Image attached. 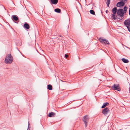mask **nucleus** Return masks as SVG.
<instances>
[{
	"label": "nucleus",
	"mask_w": 130,
	"mask_h": 130,
	"mask_svg": "<svg viewBox=\"0 0 130 130\" xmlns=\"http://www.w3.org/2000/svg\"><path fill=\"white\" fill-rule=\"evenodd\" d=\"M13 61V58L11 54H8L6 56L5 60V63L7 64L11 63Z\"/></svg>",
	"instance_id": "1"
},
{
	"label": "nucleus",
	"mask_w": 130,
	"mask_h": 130,
	"mask_svg": "<svg viewBox=\"0 0 130 130\" xmlns=\"http://www.w3.org/2000/svg\"><path fill=\"white\" fill-rule=\"evenodd\" d=\"M89 119V117L88 116L86 115L85 116L83 119V120L84 122V123L85 125V127H86L87 125V124L88 122Z\"/></svg>",
	"instance_id": "2"
},
{
	"label": "nucleus",
	"mask_w": 130,
	"mask_h": 130,
	"mask_svg": "<svg viewBox=\"0 0 130 130\" xmlns=\"http://www.w3.org/2000/svg\"><path fill=\"white\" fill-rule=\"evenodd\" d=\"M99 41L102 44H109V42L108 40L105 39H104L102 38H99Z\"/></svg>",
	"instance_id": "3"
},
{
	"label": "nucleus",
	"mask_w": 130,
	"mask_h": 130,
	"mask_svg": "<svg viewBox=\"0 0 130 130\" xmlns=\"http://www.w3.org/2000/svg\"><path fill=\"white\" fill-rule=\"evenodd\" d=\"M110 110L109 109L108 107H106L102 111V113L104 115L106 116L110 112Z\"/></svg>",
	"instance_id": "4"
},
{
	"label": "nucleus",
	"mask_w": 130,
	"mask_h": 130,
	"mask_svg": "<svg viewBox=\"0 0 130 130\" xmlns=\"http://www.w3.org/2000/svg\"><path fill=\"white\" fill-rule=\"evenodd\" d=\"M112 89L115 90H117L119 91L120 90V88L118 84H114L112 87Z\"/></svg>",
	"instance_id": "5"
},
{
	"label": "nucleus",
	"mask_w": 130,
	"mask_h": 130,
	"mask_svg": "<svg viewBox=\"0 0 130 130\" xmlns=\"http://www.w3.org/2000/svg\"><path fill=\"white\" fill-rule=\"evenodd\" d=\"M124 12L122 9H118L117 12V14L120 16H123L124 15Z\"/></svg>",
	"instance_id": "6"
},
{
	"label": "nucleus",
	"mask_w": 130,
	"mask_h": 130,
	"mask_svg": "<svg viewBox=\"0 0 130 130\" xmlns=\"http://www.w3.org/2000/svg\"><path fill=\"white\" fill-rule=\"evenodd\" d=\"M124 24L127 27H129L130 26V19L125 20L124 22Z\"/></svg>",
	"instance_id": "7"
},
{
	"label": "nucleus",
	"mask_w": 130,
	"mask_h": 130,
	"mask_svg": "<svg viewBox=\"0 0 130 130\" xmlns=\"http://www.w3.org/2000/svg\"><path fill=\"white\" fill-rule=\"evenodd\" d=\"M125 3L123 1H120L118 2L117 4V6L119 7L121 6H123L124 5Z\"/></svg>",
	"instance_id": "8"
},
{
	"label": "nucleus",
	"mask_w": 130,
	"mask_h": 130,
	"mask_svg": "<svg viewBox=\"0 0 130 130\" xmlns=\"http://www.w3.org/2000/svg\"><path fill=\"white\" fill-rule=\"evenodd\" d=\"M51 4H56L58 2V0H50Z\"/></svg>",
	"instance_id": "9"
},
{
	"label": "nucleus",
	"mask_w": 130,
	"mask_h": 130,
	"mask_svg": "<svg viewBox=\"0 0 130 130\" xmlns=\"http://www.w3.org/2000/svg\"><path fill=\"white\" fill-rule=\"evenodd\" d=\"M23 27L27 29H29L30 27L29 25L28 24L25 23L24 24Z\"/></svg>",
	"instance_id": "10"
},
{
	"label": "nucleus",
	"mask_w": 130,
	"mask_h": 130,
	"mask_svg": "<svg viewBox=\"0 0 130 130\" xmlns=\"http://www.w3.org/2000/svg\"><path fill=\"white\" fill-rule=\"evenodd\" d=\"M55 113L53 112L49 113L48 114V116L50 117H53L55 116Z\"/></svg>",
	"instance_id": "11"
},
{
	"label": "nucleus",
	"mask_w": 130,
	"mask_h": 130,
	"mask_svg": "<svg viewBox=\"0 0 130 130\" xmlns=\"http://www.w3.org/2000/svg\"><path fill=\"white\" fill-rule=\"evenodd\" d=\"M109 105V103L107 102H106L103 104L101 108H102L106 107V106Z\"/></svg>",
	"instance_id": "12"
},
{
	"label": "nucleus",
	"mask_w": 130,
	"mask_h": 130,
	"mask_svg": "<svg viewBox=\"0 0 130 130\" xmlns=\"http://www.w3.org/2000/svg\"><path fill=\"white\" fill-rule=\"evenodd\" d=\"M113 13L114 14H116L117 11V9L116 7L112 9Z\"/></svg>",
	"instance_id": "13"
},
{
	"label": "nucleus",
	"mask_w": 130,
	"mask_h": 130,
	"mask_svg": "<svg viewBox=\"0 0 130 130\" xmlns=\"http://www.w3.org/2000/svg\"><path fill=\"white\" fill-rule=\"evenodd\" d=\"M12 18L15 21H17L18 19V17L15 15L12 16Z\"/></svg>",
	"instance_id": "14"
},
{
	"label": "nucleus",
	"mask_w": 130,
	"mask_h": 130,
	"mask_svg": "<svg viewBox=\"0 0 130 130\" xmlns=\"http://www.w3.org/2000/svg\"><path fill=\"white\" fill-rule=\"evenodd\" d=\"M122 60L125 63H127L129 61L128 60L123 58L122 59Z\"/></svg>",
	"instance_id": "15"
},
{
	"label": "nucleus",
	"mask_w": 130,
	"mask_h": 130,
	"mask_svg": "<svg viewBox=\"0 0 130 130\" xmlns=\"http://www.w3.org/2000/svg\"><path fill=\"white\" fill-rule=\"evenodd\" d=\"M54 11L55 12L58 13H60L61 11V10L59 8L55 9Z\"/></svg>",
	"instance_id": "16"
},
{
	"label": "nucleus",
	"mask_w": 130,
	"mask_h": 130,
	"mask_svg": "<svg viewBox=\"0 0 130 130\" xmlns=\"http://www.w3.org/2000/svg\"><path fill=\"white\" fill-rule=\"evenodd\" d=\"M47 89L49 90H51L52 89V86L50 85H47Z\"/></svg>",
	"instance_id": "17"
},
{
	"label": "nucleus",
	"mask_w": 130,
	"mask_h": 130,
	"mask_svg": "<svg viewBox=\"0 0 130 130\" xmlns=\"http://www.w3.org/2000/svg\"><path fill=\"white\" fill-rule=\"evenodd\" d=\"M110 0H107L106 3L107 5V6L108 7H109V5L110 3Z\"/></svg>",
	"instance_id": "18"
},
{
	"label": "nucleus",
	"mask_w": 130,
	"mask_h": 130,
	"mask_svg": "<svg viewBox=\"0 0 130 130\" xmlns=\"http://www.w3.org/2000/svg\"><path fill=\"white\" fill-rule=\"evenodd\" d=\"M115 14H112L111 16V18L115 20L116 19Z\"/></svg>",
	"instance_id": "19"
},
{
	"label": "nucleus",
	"mask_w": 130,
	"mask_h": 130,
	"mask_svg": "<svg viewBox=\"0 0 130 130\" xmlns=\"http://www.w3.org/2000/svg\"><path fill=\"white\" fill-rule=\"evenodd\" d=\"M90 12L91 14H94L95 12L93 10H90Z\"/></svg>",
	"instance_id": "20"
},
{
	"label": "nucleus",
	"mask_w": 130,
	"mask_h": 130,
	"mask_svg": "<svg viewBox=\"0 0 130 130\" xmlns=\"http://www.w3.org/2000/svg\"><path fill=\"white\" fill-rule=\"evenodd\" d=\"M127 9V8L126 6H125L124 7V11L125 13L126 12Z\"/></svg>",
	"instance_id": "21"
},
{
	"label": "nucleus",
	"mask_w": 130,
	"mask_h": 130,
	"mask_svg": "<svg viewBox=\"0 0 130 130\" xmlns=\"http://www.w3.org/2000/svg\"><path fill=\"white\" fill-rule=\"evenodd\" d=\"M30 128V126L29 122H28V127L27 130H29Z\"/></svg>",
	"instance_id": "22"
},
{
	"label": "nucleus",
	"mask_w": 130,
	"mask_h": 130,
	"mask_svg": "<svg viewBox=\"0 0 130 130\" xmlns=\"http://www.w3.org/2000/svg\"><path fill=\"white\" fill-rule=\"evenodd\" d=\"M68 57V55H67L66 54H65V57L66 58H67Z\"/></svg>",
	"instance_id": "23"
},
{
	"label": "nucleus",
	"mask_w": 130,
	"mask_h": 130,
	"mask_svg": "<svg viewBox=\"0 0 130 130\" xmlns=\"http://www.w3.org/2000/svg\"><path fill=\"white\" fill-rule=\"evenodd\" d=\"M119 0L121 1H123L124 2L125 1L126 2L127 1V0Z\"/></svg>",
	"instance_id": "24"
},
{
	"label": "nucleus",
	"mask_w": 130,
	"mask_h": 130,
	"mask_svg": "<svg viewBox=\"0 0 130 130\" xmlns=\"http://www.w3.org/2000/svg\"><path fill=\"white\" fill-rule=\"evenodd\" d=\"M127 29H128V31L130 32V27H127Z\"/></svg>",
	"instance_id": "25"
},
{
	"label": "nucleus",
	"mask_w": 130,
	"mask_h": 130,
	"mask_svg": "<svg viewBox=\"0 0 130 130\" xmlns=\"http://www.w3.org/2000/svg\"><path fill=\"white\" fill-rule=\"evenodd\" d=\"M129 15H130V6H129Z\"/></svg>",
	"instance_id": "26"
},
{
	"label": "nucleus",
	"mask_w": 130,
	"mask_h": 130,
	"mask_svg": "<svg viewBox=\"0 0 130 130\" xmlns=\"http://www.w3.org/2000/svg\"><path fill=\"white\" fill-rule=\"evenodd\" d=\"M108 10H106V13H108Z\"/></svg>",
	"instance_id": "27"
}]
</instances>
